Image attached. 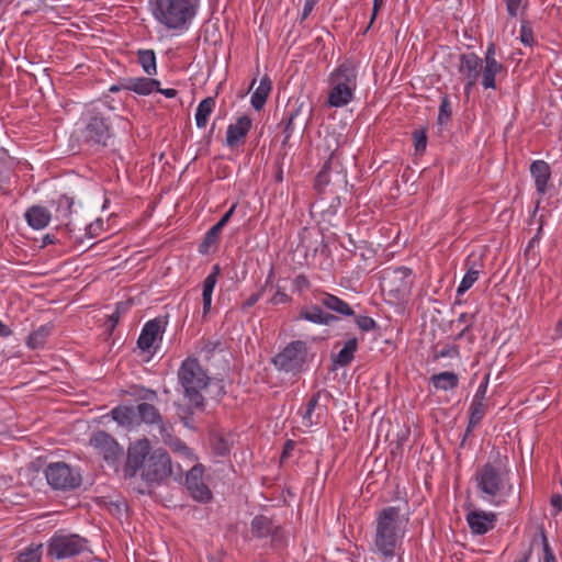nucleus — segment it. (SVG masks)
Here are the masks:
<instances>
[{
	"label": "nucleus",
	"instance_id": "f257e3e1",
	"mask_svg": "<svg viewBox=\"0 0 562 562\" xmlns=\"http://www.w3.org/2000/svg\"><path fill=\"white\" fill-rule=\"evenodd\" d=\"M180 465H172L169 453L164 449L151 451L150 442L147 438L139 439L131 443L127 449L126 462L124 465V476L132 479L137 473L148 484H160L169 476L175 479L182 476Z\"/></svg>",
	"mask_w": 562,
	"mask_h": 562
},
{
	"label": "nucleus",
	"instance_id": "473e14b6",
	"mask_svg": "<svg viewBox=\"0 0 562 562\" xmlns=\"http://www.w3.org/2000/svg\"><path fill=\"white\" fill-rule=\"evenodd\" d=\"M137 59L143 70L153 76L157 72L156 54L153 49H140L137 52Z\"/></svg>",
	"mask_w": 562,
	"mask_h": 562
},
{
	"label": "nucleus",
	"instance_id": "9b49d317",
	"mask_svg": "<svg viewBox=\"0 0 562 562\" xmlns=\"http://www.w3.org/2000/svg\"><path fill=\"white\" fill-rule=\"evenodd\" d=\"M47 483L54 490L70 491L81 484V475L65 462H52L45 469Z\"/></svg>",
	"mask_w": 562,
	"mask_h": 562
},
{
	"label": "nucleus",
	"instance_id": "412c9836",
	"mask_svg": "<svg viewBox=\"0 0 562 562\" xmlns=\"http://www.w3.org/2000/svg\"><path fill=\"white\" fill-rule=\"evenodd\" d=\"M251 128V120L247 115L240 116L235 124H229L226 133V144L235 147L243 144Z\"/></svg>",
	"mask_w": 562,
	"mask_h": 562
},
{
	"label": "nucleus",
	"instance_id": "c756f323",
	"mask_svg": "<svg viewBox=\"0 0 562 562\" xmlns=\"http://www.w3.org/2000/svg\"><path fill=\"white\" fill-rule=\"evenodd\" d=\"M504 70V66L501 63H485L482 66V86L484 89H496V75Z\"/></svg>",
	"mask_w": 562,
	"mask_h": 562
},
{
	"label": "nucleus",
	"instance_id": "5fc2aeb1",
	"mask_svg": "<svg viewBox=\"0 0 562 562\" xmlns=\"http://www.w3.org/2000/svg\"><path fill=\"white\" fill-rule=\"evenodd\" d=\"M475 322V314L473 313H462L459 315L457 323L459 325H464L463 327H472Z\"/></svg>",
	"mask_w": 562,
	"mask_h": 562
},
{
	"label": "nucleus",
	"instance_id": "ddd939ff",
	"mask_svg": "<svg viewBox=\"0 0 562 562\" xmlns=\"http://www.w3.org/2000/svg\"><path fill=\"white\" fill-rule=\"evenodd\" d=\"M458 71L464 77V94L470 95L481 76L483 60L475 53L461 54Z\"/></svg>",
	"mask_w": 562,
	"mask_h": 562
},
{
	"label": "nucleus",
	"instance_id": "3c124183",
	"mask_svg": "<svg viewBox=\"0 0 562 562\" xmlns=\"http://www.w3.org/2000/svg\"><path fill=\"white\" fill-rule=\"evenodd\" d=\"M488 379L490 376L488 374H486L481 384L479 385L472 401L484 402L487 392Z\"/></svg>",
	"mask_w": 562,
	"mask_h": 562
},
{
	"label": "nucleus",
	"instance_id": "20e7f679",
	"mask_svg": "<svg viewBox=\"0 0 562 562\" xmlns=\"http://www.w3.org/2000/svg\"><path fill=\"white\" fill-rule=\"evenodd\" d=\"M473 482L481 498L496 506L504 504L513 493L507 458H497L479 465L474 472Z\"/></svg>",
	"mask_w": 562,
	"mask_h": 562
},
{
	"label": "nucleus",
	"instance_id": "f3484780",
	"mask_svg": "<svg viewBox=\"0 0 562 562\" xmlns=\"http://www.w3.org/2000/svg\"><path fill=\"white\" fill-rule=\"evenodd\" d=\"M467 521L474 535H485L494 529L497 515L493 512L473 510L467 515Z\"/></svg>",
	"mask_w": 562,
	"mask_h": 562
},
{
	"label": "nucleus",
	"instance_id": "4468645a",
	"mask_svg": "<svg viewBox=\"0 0 562 562\" xmlns=\"http://www.w3.org/2000/svg\"><path fill=\"white\" fill-rule=\"evenodd\" d=\"M90 445L108 463H114L123 454V449L116 440L110 434L102 430L91 436Z\"/></svg>",
	"mask_w": 562,
	"mask_h": 562
},
{
	"label": "nucleus",
	"instance_id": "338daca9",
	"mask_svg": "<svg viewBox=\"0 0 562 562\" xmlns=\"http://www.w3.org/2000/svg\"><path fill=\"white\" fill-rule=\"evenodd\" d=\"M294 447H295V442L293 440H286L283 446L281 458L282 459L289 458L291 456V452L294 449Z\"/></svg>",
	"mask_w": 562,
	"mask_h": 562
},
{
	"label": "nucleus",
	"instance_id": "c9c22d12",
	"mask_svg": "<svg viewBox=\"0 0 562 562\" xmlns=\"http://www.w3.org/2000/svg\"><path fill=\"white\" fill-rule=\"evenodd\" d=\"M223 228L224 227L216 223L206 232L203 241L199 246L201 254H205L211 246L217 244Z\"/></svg>",
	"mask_w": 562,
	"mask_h": 562
},
{
	"label": "nucleus",
	"instance_id": "7c9ffc66",
	"mask_svg": "<svg viewBox=\"0 0 562 562\" xmlns=\"http://www.w3.org/2000/svg\"><path fill=\"white\" fill-rule=\"evenodd\" d=\"M215 103L214 97H207L199 103L195 112V124L199 128L206 126L209 116L215 108Z\"/></svg>",
	"mask_w": 562,
	"mask_h": 562
},
{
	"label": "nucleus",
	"instance_id": "aec40b11",
	"mask_svg": "<svg viewBox=\"0 0 562 562\" xmlns=\"http://www.w3.org/2000/svg\"><path fill=\"white\" fill-rule=\"evenodd\" d=\"M317 302L325 308L345 317L353 316V308L342 299L328 292H321Z\"/></svg>",
	"mask_w": 562,
	"mask_h": 562
},
{
	"label": "nucleus",
	"instance_id": "0e129e2a",
	"mask_svg": "<svg viewBox=\"0 0 562 562\" xmlns=\"http://www.w3.org/2000/svg\"><path fill=\"white\" fill-rule=\"evenodd\" d=\"M318 0H305L302 11V20L306 19L311 14Z\"/></svg>",
	"mask_w": 562,
	"mask_h": 562
},
{
	"label": "nucleus",
	"instance_id": "dca6fc26",
	"mask_svg": "<svg viewBox=\"0 0 562 562\" xmlns=\"http://www.w3.org/2000/svg\"><path fill=\"white\" fill-rule=\"evenodd\" d=\"M74 196L67 194H60L56 200L50 201L52 217L59 223L58 227H64L68 232H72L71 215L74 213Z\"/></svg>",
	"mask_w": 562,
	"mask_h": 562
},
{
	"label": "nucleus",
	"instance_id": "8fccbe9b",
	"mask_svg": "<svg viewBox=\"0 0 562 562\" xmlns=\"http://www.w3.org/2000/svg\"><path fill=\"white\" fill-rule=\"evenodd\" d=\"M292 297L288 295L285 292H283L280 288H278L274 295L270 299L269 303L271 305H280V304H286L291 302Z\"/></svg>",
	"mask_w": 562,
	"mask_h": 562
},
{
	"label": "nucleus",
	"instance_id": "774afa93",
	"mask_svg": "<svg viewBox=\"0 0 562 562\" xmlns=\"http://www.w3.org/2000/svg\"><path fill=\"white\" fill-rule=\"evenodd\" d=\"M531 557V548H529L526 552L519 554L514 562H529Z\"/></svg>",
	"mask_w": 562,
	"mask_h": 562
},
{
	"label": "nucleus",
	"instance_id": "a211bd4d",
	"mask_svg": "<svg viewBox=\"0 0 562 562\" xmlns=\"http://www.w3.org/2000/svg\"><path fill=\"white\" fill-rule=\"evenodd\" d=\"M297 319H304L317 325L329 326L338 321V316L333 313L325 312L322 305L311 304L300 310Z\"/></svg>",
	"mask_w": 562,
	"mask_h": 562
},
{
	"label": "nucleus",
	"instance_id": "13d9d810",
	"mask_svg": "<svg viewBox=\"0 0 562 562\" xmlns=\"http://www.w3.org/2000/svg\"><path fill=\"white\" fill-rule=\"evenodd\" d=\"M383 7H384V0H373V8H372V13H371L370 23L368 25V29L373 24L380 10Z\"/></svg>",
	"mask_w": 562,
	"mask_h": 562
},
{
	"label": "nucleus",
	"instance_id": "0eeeda50",
	"mask_svg": "<svg viewBox=\"0 0 562 562\" xmlns=\"http://www.w3.org/2000/svg\"><path fill=\"white\" fill-rule=\"evenodd\" d=\"M357 68L352 61L340 64L329 77L331 89L328 93L327 104L333 108H342L353 100L357 89Z\"/></svg>",
	"mask_w": 562,
	"mask_h": 562
},
{
	"label": "nucleus",
	"instance_id": "c85d7f7f",
	"mask_svg": "<svg viewBox=\"0 0 562 562\" xmlns=\"http://www.w3.org/2000/svg\"><path fill=\"white\" fill-rule=\"evenodd\" d=\"M164 442L175 452L179 453L183 458L188 460H194L193 451L178 437H175L170 434L169 428L167 427V431L160 434Z\"/></svg>",
	"mask_w": 562,
	"mask_h": 562
},
{
	"label": "nucleus",
	"instance_id": "6e6552de",
	"mask_svg": "<svg viewBox=\"0 0 562 562\" xmlns=\"http://www.w3.org/2000/svg\"><path fill=\"white\" fill-rule=\"evenodd\" d=\"M271 361L279 371L293 375L300 374L310 361L307 344L303 340H293L277 353Z\"/></svg>",
	"mask_w": 562,
	"mask_h": 562
},
{
	"label": "nucleus",
	"instance_id": "bf43d9fd",
	"mask_svg": "<svg viewBox=\"0 0 562 562\" xmlns=\"http://www.w3.org/2000/svg\"><path fill=\"white\" fill-rule=\"evenodd\" d=\"M495 55H496V46L494 43H490L487 48H486V52H485V57H484V61L485 63H498L495 58Z\"/></svg>",
	"mask_w": 562,
	"mask_h": 562
},
{
	"label": "nucleus",
	"instance_id": "de8ad7c7",
	"mask_svg": "<svg viewBox=\"0 0 562 562\" xmlns=\"http://www.w3.org/2000/svg\"><path fill=\"white\" fill-rule=\"evenodd\" d=\"M413 139H414L415 150L417 153H423L426 149V146H427L426 131L424 128L423 130H415L413 132Z\"/></svg>",
	"mask_w": 562,
	"mask_h": 562
},
{
	"label": "nucleus",
	"instance_id": "a19ab883",
	"mask_svg": "<svg viewBox=\"0 0 562 562\" xmlns=\"http://www.w3.org/2000/svg\"><path fill=\"white\" fill-rule=\"evenodd\" d=\"M486 409L487 406L484 404V402L472 401L469 416V418L472 419V424H480L486 414Z\"/></svg>",
	"mask_w": 562,
	"mask_h": 562
},
{
	"label": "nucleus",
	"instance_id": "b1692460",
	"mask_svg": "<svg viewBox=\"0 0 562 562\" xmlns=\"http://www.w3.org/2000/svg\"><path fill=\"white\" fill-rule=\"evenodd\" d=\"M50 211L41 205H33L25 212V220L27 224L34 229L45 228L52 220Z\"/></svg>",
	"mask_w": 562,
	"mask_h": 562
},
{
	"label": "nucleus",
	"instance_id": "6e6d98bb",
	"mask_svg": "<svg viewBox=\"0 0 562 562\" xmlns=\"http://www.w3.org/2000/svg\"><path fill=\"white\" fill-rule=\"evenodd\" d=\"M215 452L220 456H225L229 452L228 442L224 438H218L214 443Z\"/></svg>",
	"mask_w": 562,
	"mask_h": 562
},
{
	"label": "nucleus",
	"instance_id": "69168bd1",
	"mask_svg": "<svg viewBox=\"0 0 562 562\" xmlns=\"http://www.w3.org/2000/svg\"><path fill=\"white\" fill-rule=\"evenodd\" d=\"M551 506L557 510V513L562 512V495L554 494L550 499Z\"/></svg>",
	"mask_w": 562,
	"mask_h": 562
},
{
	"label": "nucleus",
	"instance_id": "cd10ccee",
	"mask_svg": "<svg viewBox=\"0 0 562 562\" xmlns=\"http://www.w3.org/2000/svg\"><path fill=\"white\" fill-rule=\"evenodd\" d=\"M112 418L123 427H133L137 424L136 407L116 406L111 411Z\"/></svg>",
	"mask_w": 562,
	"mask_h": 562
},
{
	"label": "nucleus",
	"instance_id": "7ed1b4c3",
	"mask_svg": "<svg viewBox=\"0 0 562 562\" xmlns=\"http://www.w3.org/2000/svg\"><path fill=\"white\" fill-rule=\"evenodd\" d=\"M409 514L400 506H387L378 512L375 518L374 551L384 561H391L401 549L406 533Z\"/></svg>",
	"mask_w": 562,
	"mask_h": 562
},
{
	"label": "nucleus",
	"instance_id": "58836bf2",
	"mask_svg": "<svg viewBox=\"0 0 562 562\" xmlns=\"http://www.w3.org/2000/svg\"><path fill=\"white\" fill-rule=\"evenodd\" d=\"M319 397H321V391L316 392L307 402L306 404V409H305V413L303 415V424L307 427H311L313 424H316L317 422H314L313 420V413L315 411V408L318 406V402H319Z\"/></svg>",
	"mask_w": 562,
	"mask_h": 562
},
{
	"label": "nucleus",
	"instance_id": "72a5a7b5",
	"mask_svg": "<svg viewBox=\"0 0 562 562\" xmlns=\"http://www.w3.org/2000/svg\"><path fill=\"white\" fill-rule=\"evenodd\" d=\"M52 327L48 325H42L32 334L29 335L26 339V345L31 349H40L44 347L46 344L47 337L50 335Z\"/></svg>",
	"mask_w": 562,
	"mask_h": 562
},
{
	"label": "nucleus",
	"instance_id": "052dcab7",
	"mask_svg": "<svg viewBox=\"0 0 562 562\" xmlns=\"http://www.w3.org/2000/svg\"><path fill=\"white\" fill-rule=\"evenodd\" d=\"M217 280L214 279V277H206L203 281V289L202 292L204 293H212L216 285Z\"/></svg>",
	"mask_w": 562,
	"mask_h": 562
},
{
	"label": "nucleus",
	"instance_id": "f704fd0d",
	"mask_svg": "<svg viewBox=\"0 0 562 562\" xmlns=\"http://www.w3.org/2000/svg\"><path fill=\"white\" fill-rule=\"evenodd\" d=\"M480 273L481 270L479 269L475 262L469 266L465 274L463 276V279L461 280L457 289L458 296L463 295L475 283V281L479 279Z\"/></svg>",
	"mask_w": 562,
	"mask_h": 562
},
{
	"label": "nucleus",
	"instance_id": "09e8293b",
	"mask_svg": "<svg viewBox=\"0 0 562 562\" xmlns=\"http://www.w3.org/2000/svg\"><path fill=\"white\" fill-rule=\"evenodd\" d=\"M541 540H542V550H543L542 562H557L553 550L551 549L548 538L543 530L541 531Z\"/></svg>",
	"mask_w": 562,
	"mask_h": 562
},
{
	"label": "nucleus",
	"instance_id": "a878e982",
	"mask_svg": "<svg viewBox=\"0 0 562 562\" xmlns=\"http://www.w3.org/2000/svg\"><path fill=\"white\" fill-rule=\"evenodd\" d=\"M272 81L268 75L261 77L259 86L251 95L250 103L256 111H260L271 92Z\"/></svg>",
	"mask_w": 562,
	"mask_h": 562
},
{
	"label": "nucleus",
	"instance_id": "423d86ee",
	"mask_svg": "<svg viewBox=\"0 0 562 562\" xmlns=\"http://www.w3.org/2000/svg\"><path fill=\"white\" fill-rule=\"evenodd\" d=\"M200 3L201 0H149L148 9L164 30L182 34L190 29Z\"/></svg>",
	"mask_w": 562,
	"mask_h": 562
},
{
	"label": "nucleus",
	"instance_id": "79ce46f5",
	"mask_svg": "<svg viewBox=\"0 0 562 562\" xmlns=\"http://www.w3.org/2000/svg\"><path fill=\"white\" fill-rule=\"evenodd\" d=\"M460 356L457 345H445L441 349H434V360L441 358H458Z\"/></svg>",
	"mask_w": 562,
	"mask_h": 562
},
{
	"label": "nucleus",
	"instance_id": "37998d69",
	"mask_svg": "<svg viewBox=\"0 0 562 562\" xmlns=\"http://www.w3.org/2000/svg\"><path fill=\"white\" fill-rule=\"evenodd\" d=\"M355 322L359 329L366 333L372 331L378 328L376 322L370 316L357 315L355 316Z\"/></svg>",
	"mask_w": 562,
	"mask_h": 562
},
{
	"label": "nucleus",
	"instance_id": "ea45409f",
	"mask_svg": "<svg viewBox=\"0 0 562 562\" xmlns=\"http://www.w3.org/2000/svg\"><path fill=\"white\" fill-rule=\"evenodd\" d=\"M452 110H451V102L449 100L448 95H443L441 98V102L439 105V113L437 122L440 125L447 124L451 120Z\"/></svg>",
	"mask_w": 562,
	"mask_h": 562
},
{
	"label": "nucleus",
	"instance_id": "f8f14e48",
	"mask_svg": "<svg viewBox=\"0 0 562 562\" xmlns=\"http://www.w3.org/2000/svg\"><path fill=\"white\" fill-rule=\"evenodd\" d=\"M204 465L195 463L186 473V487L190 496L202 504H207L213 499V494L210 487L204 482Z\"/></svg>",
	"mask_w": 562,
	"mask_h": 562
},
{
	"label": "nucleus",
	"instance_id": "c03bdc74",
	"mask_svg": "<svg viewBox=\"0 0 562 562\" xmlns=\"http://www.w3.org/2000/svg\"><path fill=\"white\" fill-rule=\"evenodd\" d=\"M329 162H326L315 178V188L322 191L329 183Z\"/></svg>",
	"mask_w": 562,
	"mask_h": 562
},
{
	"label": "nucleus",
	"instance_id": "680f3d73",
	"mask_svg": "<svg viewBox=\"0 0 562 562\" xmlns=\"http://www.w3.org/2000/svg\"><path fill=\"white\" fill-rule=\"evenodd\" d=\"M237 207V203H234L229 210L221 217V220L217 222L222 227L226 226L227 223L231 221L232 216L235 213V210Z\"/></svg>",
	"mask_w": 562,
	"mask_h": 562
},
{
	"label": "nucleus",
	"instance_id": "9d476101",
	"mask_svg": "<svg viewBox=\"0 0 562 562\" xmlns=\"http://www.w3.org/2000/svg\"><path fill=\"white\" fill-rule=\"evenodd\" d=\"M412 270L406 267L385 269L380 278V286L394 299H401L409 293L413 281Z\"/></svg>",
	"mask_w": 562,
	"mask_h": 562
},
{
	"label": "nucleus",
	"instance_id": "39448f33",
	"mask_svg": "<svg viewBox=\"0 0 562 562\" xmlns=\"http://www.w3.org/2000/svg\"><path fill=\"white\" fill-rule=\"evenodd\" d=\"M115 117L113 108L108 102L97 101L88 104L82 113L85 126L81 136L85 145L97 150L113 145Z\"/></svg>",
	"mask_w": 562,
	"mask_h": 562
},
{
	"label": "nucleus",
	"instance_id": "a18cd8bd",
	"mask_svg": "<svg viewBox=\"0 0 562 562\" xmlns=\"http://www.w3.org/2000/svg\"><path fill=\"white\" fill-rule=\"evenodd\" d=\"M271 277H272V272L268 276L267 280H266V283L263 286H261L259 289V291H257L256 293H252L241 305V310L243 311H246L248 308H250L251 306H254L262 296L266 288L268 286V284L270 283V280H271Z\"/></svg>",
	"mask_w": 562,
	"mask_h": 562
},
{
	"label": "nucleus",
	"instance_id": "f03ea898",
	"mask_svg": "<svg viewBox=\"0 0 562 562\" xmlns=\"http://www.w3.org/2000/svg\"><path fill=\"white\" fill-rule=\"evenodd\" d=\"M178 383L186 403L178 407V415L186 426H190L195 413H203L206 407L203 391L210 385L211 378L194 357H187L180 364Z\"/></svg>",
	"mask_w": 562,
	"mask_h": 562
},
{
	"label": "nucleus",
	"instance_id": "e2e57ef3",
	"mask_svg": "<svg viewBox=\"0 0 562 562\" xmlns=\"http://www.w3.org/2000/svg\"><path fill=\"white\" fill-rule=\"evenodd\" d=\"M202 303H203V316L205 317L211 311L212 293L202 292Z\"/></svg>",
	"mask_w": 562,
	"mask_h": 562
},
{
	"label": "nucleus",
	"instance_id": "603ef678",
	"mask_svg": "<svg viewBox=\"0 0 562 562\" xmlns=\"http://www.w3.org/2000/svg\"><path fill=\"white\" fill-rule=\"evenodd\" d=\"M273 546H283L284 543V531L281 526H274L272 533L269 535Z\"/></svg>",
	"mask_w": 562,
	"mask_h": 562
},
{
	"label": "nucleus",
	"instance_id": "5701e85b",
	"mask_svg": "<svg viewBox=\"0 0 562 562\" xmlns=\"http://www.w3.org/2000/svg\"><path fill=\"white\" fill-rule=\"evenodd\" d=\"M530 173L535 180L537 192L543 195L547 192V186L551 178V169L544 160H535L530 165Z\"/></svg>",
	"mask_w": 562,
	"mask_h": 562
},
{
	"label": "nucleus",
	"instance_id": "6ab92c4d",
	"mask_svg": "<svg viewBox=\"0 0 562 562\" xmlns=\"http://www.w3.org/2000/svg\"><path fill=\"white\" fill-rule=\"evenodd\" d=\"M137 424L145 423L148 425H155L158 427L159 432L164 434L167 431V425L164 422L161 414L158 408L151 403H140L136 406Z\"/></svg>",
	"mask_w": 562,
	"mask_h": 562
},
{
	"label": "nucleus",
	"instance_id": "1a4fd4ad",
	"mask_svg": "<svg viewBox=\"0 0 562 562\" xmlns=\"http://www.w3.org/2000/svg\"><path fill=\"white\" fill-rule=\"evenodd\" d=\"M90 552L88 539L77 533L56 531L47 544V554L57 560L77 557Z\"/></svg>",
	"mask_w": 562,
	"mask_h": 562
},
{
	"label": "nucleus",
	"instance_id": "864d4df0",
	"mask_svg": "<svg viewBox=\"0 0 562 562\" xmlns=\"http://www.w3.org/2000/svg\"><path fill=\"white\" fill-rule=\"evenodd\" d=\"M522 0H505L506 10L510 18H516L519 12Z\"/></svg>",
	"mask_w": 562,
	"mask_h": 562
},
{
	"label": "nucleus",
	"instance_id": "4be33fe9",
	"mask_svg": "<svg viewBox=\"0 0 562 562\" xmlns=\"http://www.w3.org/2000/svg\"><path fill=\"white\" fill-rule=\"evenodd\" d=\"M160 86V81L149 77L122 79V87L139 95H149Z\"/></svg>",
	"mask_w": 562,
	"mask_h": 562
},
{
	"label": "nucleus",
	"instance_id": "4d7b16f0",
	"mask_svg": "<svg viewBox=\"0 0 562 562\" xmlns=\"http://www.w3.org/2000/svg\"><path fill=\"white\" fill-rule=\"evenodd\" d=\"M304 106H305L304 102H301L300 104L295 103L293 105V108L289 112V117H288V120H290V124H294V121L296 120V117L303 113Z\"/></svg>",
	"mask_w": 562,
	"mask_h": 562
},
{
	"label": "nucleus",
	"instance_id": "4c0bfd02",
	"mask_svg": "<svg viewBox=\"0 0 562 562\" xmlns=\"http://www.w3.org/2000/svg\"><path fill=\"white\" fill-rule=\"evenodd\" d=\"M127 394L147 403L155 402L158 398V394L155 390L145 386H132L130 391H127Z\"/></svg>",
	"mask_w": 562,
	"mask_h": 562
},
{
	"label": "nucleus",
	"instance_id": "393cba45",
	"mask_svg": "<svg viewBox=\"0 0 562 562\" xmlns=\"http://www.w3.org/2000/svg\"><path fill=\"white\" fill-rule=\"evenodd\" d=\"M359 341L357 337H350L345 344L341 350L333 356V364L335 368H346L355 359V355L358 350Z\"/></svg>",
	"mask_w": 562,
	"mask_h": 562
},
{
	"label": "nucleus",
	"instance_id": "2f4dec72",
	"mask_svg": "<svg viewBox=\"0 0 562 562\" xmlns=\"http://www.w3.org/2000/svg\"><path fill=\"white\" fill-rule=\"evenodd\" d=\"M272 520L263 515H257L251 520V533L256 538H267L273 530Z\"/></svg>",
	"mask_w": 562,
	"mask_h": 562
},
{
	"label": "nucleus",
	"instance_id": "e433bc0d",
	"mask_svg": "<svg viewBox=\"0 0 562 562\" xmlns=\"http://www.w3.org/2000/svg\"><path fill=\"white\" fill-rule=\"evenodd\" d=\"M42 544H30L18 555L19 562H41Z\"/></svg>",
	"mask_w": 562,
	"mask_h": 562
},
{
	"label": "nucleus",
	"instance_id": "bb28decb",
	"mask_svg": "<svg viewBox=\"0 0 562 562\" xmlns=\"http://www.w3.org/2000/svg\"><path fill=\"white\" fill-rule=\"evenodd\" d=\"M429 382L436 390L450 391L458 387L459 376L452 371H443L432 374Z\"/></svg>",
	"mask_w": 562,
	"mask_h": 562
},
{
	"label": "nucleus",
	"instance_id": "2eb2a0df",
	"mask_svg": "<svg viewBox=\"0 0 562 562\" xmlns=\"http://www.w3.org/2000/svg\"><path fill=\"white\" fill-rule=\"evenodd\" d=\"M167 321L165 317H156L145 323L137 339V347L142 351H148L156 347L157 341H161Z\"/></svg>",
	"mask_w": 562,
	"mask_h": 562
},
{
	"label": "nucleus",
	"instance_id": "49530a36",
	"mask_svg": "<svg viewBox=\"0 0 562 562\" xmlns=\"http://www.w3.org/2000/svg\"><path fill=\"white\" fill-rule=\"evenodd\" d=\"M521 43L526 46H532L535 43L533 38V30L529 22L522 21L520 26V36H519Z\"/></svg>",
	"mask_w": 562,
	"mask_h": 562
}]
</instances>
